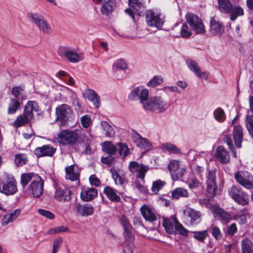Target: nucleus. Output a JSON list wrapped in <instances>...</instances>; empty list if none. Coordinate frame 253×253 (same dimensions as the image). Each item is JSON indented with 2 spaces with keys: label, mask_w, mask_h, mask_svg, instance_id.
<instances>
[{
  "label": "nucleus",
  "mask_w": 253,
  "mask_h": 253,
  "mask_svg": "<svg viewBox=\"0 0 253 253\" xmlns=\"http://www.w3.org/2000/svg\"><path fill=\"white\" fill-rule=\"evenodd\" d=\"M211 234L216 240H218L222 237V234L221 233L220 230L217 226H213L212 227Z\"/></svg>",
  "instance_id": "obj_63"
},
{
  "label": "nucleus",
  "mask_w": 253,
  "mask_h": 253,
  "mask_svg": "<svg viewBox=\"0 0 253 253\" xmlns=\"http://www.w3.org/2000/svg\"><path fill=\"white\" fill-rule=\"evenodd\" d=\"M187 22L191 29L197 34H203L205 32V28L202 20L196 15L188 13L186 15Z\"/></svg>",
  "instance_id": "obj_8"
},
{
  "label": "nucleus",
  "mask_w": 253,
  "mask_h": 253,
  "mask_svg": "<svg viewBox=\"0 0 253 253\" xmlns=\"http://www.w3.org/2000/svg\"><path fill=\"white\" fill-rule=\"evenodd\" d=\"M119 221L124 230H128L129 229L132 228L128 218L124 215L120 216Z\"/></svg>",
  "instance_id": "obj_55"
},
{
  "label": "nucleus",
  "mask_w": 253,
  "mask_h": 253,
  "mask_svg": "<svg viewBox=\"0 0 253 253\" xmlns=\"http://www.w3.org/2000/svg\"><path fill=\"white\" fill-rule=\"evenodd\" d=\"M188 184L190 189H195L198 187L201 184V183L196 178L193 177L189 180Z\"/></svg>",
  "instance_id": "obj_64"
},
{
  "label": "nucleus",
  "mask_w": 253,
  "mask_h": 253,
  "mask_svg": "<svg viewBox=\"0 0 253 253\" xmlns=\"http://www.w3.org/2000/svg\"><path fill=\"white\" fill-rule=\"evenodd\" d=\"M213 115L215 119L222 123L224 121L226 116L224 110L221 108H218L214 110Z\"/></svg>",
  "instance_id": "obj_48"
},
{
  "label": "nucleus",
  "mask_w": 253,
  "mask_h": 253,
  "mask_svg": "<svg viewBox=\"0 0 253 253\" xmlns=\"http://www.w3.org/2000/svg\"><path fill=\"white\" fill-rule=\"evenodd\" d=\"M186 64L189 69L192 71L197 77H204L205 79L208 78V73L205 72H202L198 63L194 60L189 59L186 61Z\"/></svg>",
  "instance_id": "obj_17"
},
{
  "label": "nucleus",
  "mask_w": 253,
  "mask_h": 253,
  "mask_svg": "<svg viewBox=\"0 0 253 253\" xmlns=\"http://www.w3.org/2000/svg\"><path fill=\"white\" fill-rule=\"evenodd\" d=\"M163 147L170 152L173 153H180V150L174 145L170 143H167L163 144Z\"/></svg>",
  "instance_id": "obj_57"
},
{
  "label": "nucleus",
  "mask_w": 253,
  "mask_h": 253,
  "mask_svg": "<svg viewBox=\"0 0 253 253\" xmlns=\"http://www.w3.org/2000/svg\"><path fill=\"white\" fill-rule=\"evenodd\" d=\"M57 53L62 59L70 63H78L83 59V54L78 53L76 48L70 46H60Z\"/></svg>",
  "instance_id": "obj_2"
},
{
  "label": "nucleus",
  "mask_w": 253,
  "mask_h": 253,
  "mask_svg": "<svg viewBox=\"0 0 253 253\" xmlns=\"http://www.w3.org/2000/svg\"><path fill=\"white\" fill-rule=\"evenodd\" d=\"M232 134L236 146L239 148H241L243 139V131L242 126L240 125L234 126Z\"/></svg>",
  "instance_id": "obj_19"
},
{
  "label": "nucleus",
  "mask_w": 253,
  "mask_h": 253,
  "mask_svg": "<svg viewBox=\"0 0 253 253\" xmlns=\"http://www.w3.org/2000/svg\"><path fill=\"white\" fill-rule=\"evenodd\" d=\"M149 91L138 86L131 91L128 96L130 100H139L145 110L161 113L167 111L170 106L169 102L161 96H151L149 98Z\"/></svg>",
  "instance_id": "obj_1"
},
{
  "label": "nucleus",
  "mask_w": 253,
  "mask_h": 253,
  "mask_svg": "<svg viewBox=\"0 0 253 253\" xmlns=\"http://www.w3.org/2000/svg\"><path fill=\"white\" fill-rule=\"evenodd\" d=\"M166 184V182L161 180H156L153 183L152 191L155 193L157 194L160 190Z\"/></svg>",
  "instance_id": "obj_52"
},
{
  "label": "nucleus",
  "mask_w": 253,
  "mask_h": 253,
  "mask_svg": "<svg viewBox=\"0 0 253 253\" xmlns=\"http://www.w3.org/2000/svg\"><path fill=\"white\" fill-rule=\"evenodd\" d=\"M39 175L34 173H25L21 175V183L23 187H25L29 182H34L35 179L39 178Z\"/></svg>",
  "instance_id": "obj_34"
},
{
  "label": "nucleus",
  "mask_w": 253,
  "mask_h": 253,
  "mask_svg": "<svg viewBox=\"0 0 253 253\" xmlns=\"http://www.w3.org/2000/svg\"><path fill=\"white\" fill-rule=\"evenodd\" d=\"M81 122L84 127L88 128L91 124V120L89 116L85 115L81 118Z\"/></svg>",
  "instance_id": "obj_60"
},
{
  "label": "nucleus",
  "mask_w": 253,
  "mask_h": 253,
  "mask_svg": "<svg viewBox=\"0 0 253 253\" xmlns=\"http://www.w3.org/2000/svg\"><path fill=\"white\" fill-rule=\"evenodd\" d=\"M62 242V239L61 238H58L54 240L52 253H57L58 250L60 248Z\"/></svg>",
  "instance_id": "obj_61"
},
{
  "label": "nucleus",
  "mask_w": 253,
  "mask_h": 253,
  "mask_svg": "<svg viewBox=\"0 0 253 253\" xmlns=\"http://www.w3.org/2000/svg\"><path fill=\"white\" fill-rule=\"evenodd\" d=\"M127 64L123 59H118L113 65L112 68L114 72L125 70L127 69Z\"/></svg>",
  "instance_id": "obj_42"
},
{
  "label": "nucleus",
  "mask_w": 253,
  "mask_h": 253,
  "mask_svg": "<svg viewBox=\"0 0 253 253\" xmlns=\"http://www.w3.org/2000/svg\"><path fill=\"white\" fill-rule=\"evenodd\" d=\"M117 148L119 149V153L120 156L125 157L129 153V149L126 143L119 142L117 144Z\"/></svg>",
  "instance_id": "obj_50"
},
{
  "label": "nucleus",
  "mask_w": 253,
  "mask_h": 253,
  "mask_svg": "<svg viewBox=\"0 0 253 253\" xmlns=\"http://www.w3.org/2000/svg\"><path fill=\"white\" fill-rule=\"evenodd\" d=\"M146 22L148 26L160 29L165 22L162 15L153 10H149L145 14Z\"/></svg>",
  "instance_id": "obj_6"
},
{
  "label": "nucleus",
  "mask_w": 253,
  "mask_h": 253,
  "mask_svg": "<svg viewBox=\"0 0 253 253\" xmlns=\"http://www.w3.org/2000/svg\"><path fill=\"white\" fill-rule=\"evenodd\" d=\"M55 112L57 116L56 119L60 122V126H66L70 118L73 115L72 109L66 104L58 106L56 108Z\"/></svg>",
  "instance_id": "obj_4"
},
{
  "label": "nucleus",
  "mask_w": 253,
  "mask_h": 253,
  "mask_svg": "<svg viewBox=\"0 0 253 253\" xmlns=\"http://www.w3.org/2000/svg\"><path fill=\"white\" fill-rule=\"evenodd\" d=\"M57 140L59 143L64 144H74L78 140L77 130H62L58 134Z\"/></svg>",
  "instance_id": "obj_7"
},
{
  "label": "nucleus",
  "mask_w": 253,
  "mask_h": 253,
  "mask_svg": "<svg viewBox=\"0 0 253 253\" xmlns=\"http://www.w3.org/2000/svg\"><path fill=\"white\" fill-rule=\"evenodd\" d=\"M207 195L212 197L216 195L217 186L215 182L216 176L214 170L209 171L206 176Z\"/></svg>",
  "instance_id": "obj_11"
},
{
  "label": "nucleus",
  "mask_w": 253,
  "mask_h": 253,
  "mask_svg": "<svg viewBox=\"0 0 253 253\" xmlns=\"http://www.w3.org/2000/svg\"><path fill=\"white\" fill-rule=\"evenodd\" d=\"M24 90L23 86H14L12 88L11 93L15 98L22 101L27 98L26 95L23 93Z\"/></svg>",
  "instance_id": "obj_38"
},
{
  "label": "nucleus",
  "mask_w": 253,
  "mask_h": 253,
  "mask_svg": "<svg viewBox=\"0 0 253 253\" xmlns=\"http://www.w3.org/2000/svg\"><path fill=\"white\" fill-rule=\"evenodd\" d=\"M21 103L16 98H11L8 104L7 113L8 114H13L16 112L20 108Z\"/></svg>",
  "instance_id": "obj_40"
},
{
  "label": "nucleus",
  "mask_w": 253,
  "mask_h": 253,
  "mask_svg": "<svg viewBox=\"0 0 253 253\" xmlns=\"http://www.w3.org/2000/svg\"><path fill=\"white\" fill-rule=\"evenodd\" d=\"M33 120L26 115L24 112L22 114L18 116L13 122V125L16 127H21L28 123H30Z\"/></svg>",
  "instance_id": "obj_36"
},
{
  "label": "nucleus",
  "mask_w": 253,
  "mask_h": 253,
  "mask_svg": "<svg viewBox=\"0 0 253 253\" xmlns=\"http://www.w3.org/2000/svg\"><path fill=\"white\" fill-rule=\"evenodd\" d=\"M228 193L238 205L244 206L249 204V196L241 187L233 185L229 189Z\"/></svg>",
  "instance_id": "obj_3"
},
{
  "label": "nucleus",
  "mask_w": 253,
  "mask_h": 253,
  "mask_svg": "<svg viewBox=\"0 0 253 253\" xmlns=\"http://www.w3.org/2000/svg\"><path fill=\"white\" fill-rule=\"evenodd\" d=\"M189 193L187 190L182 188H177L172 192L171 196L172 199H178L180 197H188Z\"/></svg>",
  "instance_id": "obj_44"
},
{
  "label": "nucleus",
  "mask_w": 253,
  "mask_h": 253,
  "mask_svg": "<svg viewBox=\"0 0 253 253\" xmlns=\"http://www.w3.org/2000/svg\"><path fill=\"white\" fill-rule=\"evenodd\" d=\"M110 171L116 184L123 185L125 183L126 180L124 175H120L119 172L114 169H111Z\"/></svg>",
  "instance_id": "obj_41"
},
{
  "label": "nucleus",
  "mask_w": 253,
  "mask_h": 253,
  "mask_svg": "<svg viewBox=\"0 0 253 253\" xmlns=\"http://www.w3.org/2000/svg\"><path fill=\"white\" fill-rule=\"evenodd\" d=\"M176 224L175 225V232H178L180 235L187 236L188 235V231L180 223L177 219H174Z\"/></svg>",
  "instance_id": "obj_54"
},
{
  "label": "nucleus",
  "mask_w": 253,
  "mask_h": 253,
  "mask_svg": "<svg viewBox=\"0 0 253 253\" xmlns=\"http://www.w3.org/2000/svg\"><path fill=\"white\" fill-rule=\"evenodd\" d=\"M218 8L224 14L229 13L233 9V4L229 0H218Z\"/></svg>",
  "instance_id": "obj_32"
},
{
  "label": "nucleus",
  "mask_w": 253,
  "mask_h": 253,
  "mask_svg": "<svg viewBox=\"0 0 253 253\" xmlns=\"http://www.w3.org/2000/svg\"><path fill=\"white\" fill-rule=\"evenodd\" d=\"M27 161V156L25 154H17L15 155V163L17 166L24 165Z\"/></svg>",
  "instance_id": "obj_49"
},
{
  "label": "nucleus",
  "mask_w": 253,
  "mask_h": 253,
  "mask_svg": "<svg viewBox=\"0 0 253 253\" xmlns=\"http://www.w3.org/2000/svg\"><path fill=\"white\" fill-rule=\"evenodd\" d=\"M193 236L196 239L201 242H203L208 236V233L207 230L195 231L193 232Z\"/></svg>",
  "instance_id": "obj_53"
},
{
  "label": "nucleus",
  "mask_w": 253,
  "mask_h": 253,
  "mask_svg": "<svg viewBox=\"0 0 253 253\" xmlns=\"http://www.w3.org/2000/svg\"><path fill=\"white\" fill-rule=\"evenodd\" d=\"M128 3L129 8L126 9L125 12L134 19V13L133 11H139L144 7L143 3L141 0H128Z\"/></svg>",
  "instance_id": "obj_20"
},
{
  "label": "nucleus",
  "mask_w": 253,
  "mask_h": 253,
  "mask_svg": "<svg viewBox=\"0 0 253 253\" xmlns=\"http://www.w3.org/2000/svg\"><path fill=\"white\" fill-rule=\"evenodd\" d=\"M184 214L190 218L191 224H194L200 221L201 213L199 211L191 208H188L184 211Z\"/></svg>",
  "instance_id": "obj_26"
},
{
  "label": "nucleus",
  "mask_w": 253,
  "mask_h": 253,
  "mask_svg": "<svg viewBox=\"0 0 253 253\" xmlns=\"http://www.w3.org/2000/svg\"><path fill=\"white\" fill-rule=\"evenodd\" d=\"M97 195V190L95 188L84 187L81 193V199L84 201H89L93 199Z\"/></svg>",
  "instance_id": "obj_24"
},
{
  "label": "nucleus",
  "mask_w": 253,
  "mask_h": 253,
  "mask_svg": "<svg viewBox=\"0 0 253 253\" xmlns=\"http://www.w3.org/2000/svg\"><path fill=\"white\" fill-rule=\"evenodd\" d=\"M43 180L39 176L34 182L30 183L28 188L29 192L35 197L38 198L41 196L43 191Z\"/></svg>",
  "instance_id": "obj_14"
},
{
  "label": "nucleus",
  "mask_w": 253,
  "mask_h": 253,
  "mask_svg": "<svg viewBox=\"0 0 253 253\" xmlns=\"http://www.w3.org/2000/svg\"><path fill=\"white\" fill-rule=\"evenodd\" d=\"M115 158L112 155H109L106 157H102L101 159V162L104 164L107 165L108 166H111L115 164Z\"/></svg>",
  "instance_id": "obj_59"
},
{
  "label": "nucleus",
  "mask_w": 253,
  "mask_h": 253,
  "mask_svg": "<svg viewBox=\"0 0 253 253\" xmlns=\"http://www.w3.org/2000/svg\"><path fill=\"white\" fill-rule=\"evenodd\" d=\"M214 211L216 213L220 215L221 219L224 221L228 222L231 218L230 215L228 212L217 206L214 207Z\"/></svg>",
  "instance_id": "obj_47"
},
{
  "label": "nucleus",
  "mask_w": 253,
  "mask_h": 253,
  "mask_svg": "<svg viewBox=\"0 0 253 253\" xmlns=\"http://www.w3.org/2000/svg\"><path fill=\"white\" fill-rule=\"evenodd\" d=\"M163 78L160 76H154L151 80H150L147 84L148 87H154L163 83Z\"/></svg>",
  "instance_id": "obj_51"
},
{
  "label": "nucleus",
  "mask_w": 253,
  "mask_h": 253,
  "mask_svg": "<svg viewBox=\"0 0 253 253\" xmlns=\"http://www.w3.org/2000/svg\"><path fill=\"white\" fill-rule=\"evenodd\" d=\"M236 182L243 187L248 189L253 188V176L246 171H239L234 174Z\"/></svg>",
  "instance_id": "obj_10"
},
{
  "label": "nucleus",
  "mask_w": 253,
  "mask_h": 253,
  "mask_svg": "<svg viewBox=\"0 0 253 253\" xmlns=\"http://www.w3.org/2000/svg\"><path fill=\"white\" fill-rule=\"evenodd\" d=\"M243 253H253V245L250 240L246 239L242 242Z\"/></svg>",
  "instance_id": "obj_45"
},
{
  "label": "nucleus",
  "mask_w": 253,
  "mask_h": 253,
  "mask_svg": "<svg viewBox=\"0 0 253 253\" xmlns=\"http://www.w3.org/2000/svg\"><path fill=\"white\" fill-rule=\"evenodd\" d=\"M140 211L143 218L149 222H152L157 220V217L150 207L144 205L140 208Z\"/></svg>",
  "instance_id": "obj_18"
},
{
  "label": "nucleus",
  "mask_w": 253,
  "mask_h": 253,
  "mask_svg": "<svg viewBox=\"0 0 253 253\" xmlns=\"http://www.w3.org/2000/svg\"><path fill=\"white\" fill-rule=\"evenodd\" d=\"M38 212L41 215L50 219H53L55 216L52 212L45 210L39 209Z\"/></svg>",
  "instance_id": "obj_62"
},
{
  "label": "nucleus",
  "mask_w": 253,
  "mask_h": 253,
  "mask_svg": "<svg viewBox=\"0 0 253 253\" xmlns=\"http://www.w3.org/2000/svg\"><path fill=\"white\" fill-rule=\"evenodd\" d=\"M66 179L72 181L77 180L79 177V171L76 165L68 166L65 169Z\"/></svg>",
  "instance_id": "obj_29"
},
{
  "label": "nucleus",
  "mask_w": 253,
  "mask_h": 253,
  "mask_svg": "<svg viewBox=\"0 0 253 253\" xmlns=\"http://www.w3.org/2000/svg\"><path fill=\"white\" fill-rule=\"evenodd\" d=\"M174 219H176V218L173 217L172 218H165L163 219V225L167 232L169 234L175 233V225L176 224V222H175Z\"/></svg>",
  "instance_id": "obj_31"
},
{
  "label": "nucleus",
  "mask_w": 253,
  "mask_h": 253,
  "mask_svg": "<svg viewBox=\"0 0 253 253\" xmlns=\"http://www.w3.org/2000/svg\"><path fill=\"white\" fill-rule=\"evenodd\" d=\"M30 21L37 26L43 33L49 34L52 33V29L47 21L41 14L35 12L28 13Z\"/></svg>",
  "instance_id": "obj_5"
},
{
  "label": "nucleus",
  "mask_w": 253,
  "mask_h": 253,
  "mask_svg": "<svg viewBox=\"0 0 253 253\" xmlns=\"http://www.w3.org/2000/svg\"><path fill=\"white\" fill-rule=\"evenodd\" d=\"M117 4L115 0H105L103 2L101 11L103 14H111L116 8Z\"/></svg>",
  "instance_id": "obj_27"
},
{
  "label": "nucleus",
  "mask_w": 253,
  "mask_h": 253,
  "mask_svg": "<svg viewBox=\"0 0 253 253\" xmlns=\"http://www.w3.org/2000/svg\"><path fill=\"white\" fill-rule=\"evenodd\" d=\"M101 126L102 129L105 132L104 134L106 137L113 138L115 136V131L113 127L106 121L101 122Z\"/></svg>",
  "instance_id": "obj_39"
},
{
  "label": "nucleus",
  "mask_w": 253,
  "mask_h": 253,
  "mask_svg": "<svg viewBox=\"0 0 253 253\" xmlns=\"http://www.w3.org/2000/svg\"><path fill=\"white\" fill-rule=\"evenodd\" d=\"M103 192L112 202H119L121 201V198L117 194V191L110 186L105 187Z\"/></svg>",
  "instance_id": "obj_33"
},
{
  "label": "nucleus",
  "mask_w": 253,
  "mask_h": 253,
  "mask_svg": "<svg viewBox=\"0 0 253 253\" xmlns=\"http://www.w3.org/2000/svg\"><path fill=\"white\" fill-rule=\"evenodd\" d=\"M232 219L236 220L240 225L245 224L247 221L246 214L244 211L234 215Z\"/></svg>",
  "instance_id": "obj_46"
},
{
  "label": "nucleus",
  "mask_w": 253,
  "mask_h": 253,
  "mask_svg": "<svg viewBox=\"0 0 253 253\" xmlns=\"http://www.w3.org/2000/svg\"><path fill=\"white\" fill-rule=\"evenodd\" d=\"M210 31L213 35L220 36L224 31V27L214 18H211L210 20Z\"/></svg>",
  "instance_id": "obj_22"
},
{
  "label": "nucleus",
  "mask_w": 253,
  "mask_h": 253,
  "mask_svg": "<svg viewBox=\"0 0 253 253\" xmlns=\"http://www.w3.org/2000/svg\"><path fill=\"white\" fill-rule=\"evenodd\" d=\"M20 213V211L19 210H16L5 215L1 221L2 225L5 226L10 222L16 219L19 215Z\"/></svg>",
  "instance_id": "obj_37"
},
{
  "label": "nucleus",
  "mask_w": 253,
  "mask_h": 253,
  "mask_svg": "<svg viewBox=\"0 0 253 253\" xmlns=\"http://www.w3.org/2000/svg\"><path fill=\"white\" fill-rule=\"evenodd\" d=\"M101 146L103 151L110 155L115 154L118 150L117 145H114L111 141H105L102 143Z\"/></svg>",
  "instance_id": "obj_35"
},
{
  "label": "nucleus",
  "mask_w": 253,
  "mask_h": 253,
  "mask_svg": "<svg viewBox=\"0 0 253 253\" xmlns=\"http://www.w3.org/2000/svg\"><path fill=\"white\" fill-rule=\"evenodd\" d=\"M17 191L16 181L13 177H7L0 180V192L6 195H11Z\"/></svg>",
  "instance_id": "obj_9"
},
{
  "label": "nucleus",
  "mask_w": 253,
  "mask_h": 253,
  "mask_svg": "<svg viewBox=\"0 0 253 253\" xmlns=\"http://www.w3.org/2000/svg\"><path fill=\"white\" fill-rule=\"evenodd\" d=\"M215 155L222 164H226L230 161V155L222 146H219L216 148Z\"/></svg>",
  "instance_id": "obj_23"
},
{
  "label": "nucleus",
  "mask_w": 253,
  "mask_h": 253,
  "mask_svg": "<svg viewBox=\"0 0 253 253\" xmlns=\"http://www.w3.org/2000/svg\"><path fill=\"white\" fill-rule=\"evenodd\" d=\"M75 209L79 214L83 216H88L93 213L94 209L93 207L88 204L81 205L77 204Z\"/></svg>",
  "instance_id": "obj_28"
},
{
  "label": "nucleus",
  "mask_w": 253,
  "mask_h": 253,
  "mask_svg": "<svg viewBox=\"0 0 253 253\" xmlns=\"http://www.w3.org/2000/svg\"><path fill=\"white\" fill-rule=\"evenodd\" d=\"M168 169L169 171L171 176L173 179H179L184 174L185 169L179 167V161L175 160H171L168 166Z\"/></svg>",
  "instance_id": "obj_13"
},
{
  "label": "nucleus",
  "mask_w": 253,
  "mask_h": 253,
  "mask_svg": "<svg viewBox=\"0 0 253 253\" xmlns=\"http://www.w3.org/2000/svg\"><path fill=\"white\" fill-rule=\"evenodd\" d=\"M39 107L36 101H29L25 105L23 112L30 118L33 120L34 113L38 112Z\"/></svg>",
  "instance_id": "obj_25"
},
{
  "label": "nucleus",
  "mask_w": 253,
  "mask_h": 253,
  "mask_svg": "<svg viewBox=\"0 0 253 253\" xmlns=\"http://www.w3.org/2000/svg\"><path fill=\"white\" fill-rule=\"evenodd\" d=\"M82 141L85 144H89L93 138V136L89 132L83 133L80 136Z\"/></svg>",
  "instance_id": "obj_58"
},
{
  "label": "nucleus",
  "mask_w": 253,
  "mask_h": 253,
  "mask_svg": "<svg viewBox=\"0 0 253 253\" xmlns=\"http://www.w3.org/2000/svg\"><path fill=\"white\" fill-rule=\"evenodd\" d=\"M132 136L133 142L140 149L146 151L149 150L151 149L152 146L151 143L147 139L142 137L137 132L133 131Z\"/></svg>",
  "instance_id": "obj_15"
},
{
  "label": "nucleus",
  "mask_w": 253,
  "mask_h": 253,
  "mask_svg": "<svg viewBox=\"0 0 253 253\" xmlns=\"http://www.w3.org/2000/svg\"><path fill=\"white\" fill-rule=\"evenodd\" d=\"M71 192L66 188H57L56 189L54 197L59 201H69L71 199Z\"/></svg>",
  "instance_id": "obj_21"
},
{
  "label": "nucleus",
  "mask_w": 253,
  "mask_h": 253,
  "mask_svg": "<svg viewBox=\"0 0 253 253\" xmlns=\"http://www.w3.org/2000/svg\"><path fill=\"white\" fill-rule=\"evenodd\" d=\"M84 94L86 98L93 103L96 108L100 106V97L93 90L87 89L84 91Z\"/></svg>",
  "instance_id": "obj_30"
},
{
  "label": "nucleus",
  "mask_w": 253,
  "mask_h": 253,
  "mask_svg": "<svg viewBox=\"0 0 253 253\" xmlns=\"http://www.w3.org/2000/svg\"><path fill=\"white\" fill-rule=\"evenodd\" d=\"M148 166L143 164H139L136 162L132 161L129 163V169L138 178L144 180L145 173L149 170Z\"/></svg>",
  "instance_id": "obj_12"
},
{
  "label": "nucleus",
  "mask_w": 253,
  "mask_h": 253,
  "mask_svg": "<svg viewBox=\"0 0 253 253\" xmlns=\"http://www.w3.org/2000/svg\"><path fill=\"white\" fill-rule=\"evenodd\" d=\"M180 34L181 36L184 38H189L192 35V33L186 23L182 25L180 30Z\"/></svg>",
  "instance_id": "obj_56"
},
{
  "label": "nucleus",
  "mask_w": 253,
  "mask_h": 253,
  "mask_svg": "<svg viewBox=\"0 0 253 253\" xmlns=\"http://www.w3.org/2000/svg\"><path fill=\"white\" fill-rule=\"evenodd\" d=\"M230 14V19L231 21H235L239 16H243L244 14L243 8L239 6H233L232 11L229 13Z\"/></svg>",
  "instance_id": "obj_43"
},
{
  "label": "nucleus",
  "mask_w": 253,
  "mask_h": 253,
  "mask_svg": "<svg viewBox=\"0 0 253 253\" xmlns=\"http://www.w3.org/2000/svg\"><path fill=\"white\" fill-rule=\"evenodd\" d=\"M56 152V149L50 145H44L42 147L36 148L34 150V154L37 158L42 157H52Z\"/></svg>",
  "instance_id": "obj_16"
}]
</instances>
